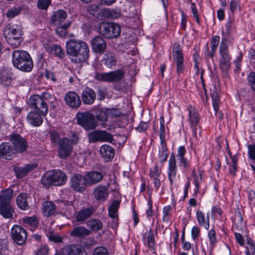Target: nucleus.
<instances>
[{"label":"nucleus","instance_id":"53","mask_svg":"<svg viewBox=\"0 0 255 255\" xmlns=\"http://www.w3.org/2000/svg\"><path fill=\"white\" fill-rule=\"evenodd\" d=\"M165 135V131L164 118L163 117H161L160 118V134H159L160 142H166Z\"/></svg>","mask_w":255,"mask_h":255},{"label":"nucleus","instance_id":"46","mask_svg":"<svg viewBox=\"0 0 255 255\" xmlns=\"http://www.w3.org/2000/svg\"><path fill=\"white\" fill-rule=\"evenodd\" d=\"M50 137L52 143L54 145H58L62 140V138L64 137H62L61 132L54 130L50 131Z\"/></svg>","mask_w":255,"mask_h":255},{"label":"nucleus","instance_id":"25","mask_svg":"<svg viewBox=\"0 0 255 255\" xmlns=\"http://www.w3.org/2000/svg\"><path fill=\"white\" fill-rule=\"evenodd\" d=\"M82 99L85 104H92L96 99L95 93L92 89L86 87L82 92Z\"/></svg>","mask_w":255,"mask_h":255},{"label":"nucleus","instance_id":"11","mask_svg":"<svg viewBox=\"0 0 255 255\" xmlns=\"http://www.w3.org/2000/svg\"><path fill=\"white\" fill-rule=\"evenodd\" d=\"M14 153H22L26 150L28 143L26 139L18 134H12L10 138Z\"/></svg>","mask_w":255,"mask_h":255},{"label":"nucleus","instance_id":"3","mask_svg":"<svg viewBox=\"0 0 255 255\" xmlns=\"http://www.w3.org/2000/svg\"><path fill=\"white\" fill-rule=\"evenodd\" d=\"M67 176L59 170H52L45 173L41 178V183L45 187L50 185L62 186L65 184Z\"/></svg>","mask_w":255,"mask_h":255},{"label":"nucleus","instance_id":"31","mask_svg":"<svg viewBox=\"0 0 255 255\" xmlns=\"http://www.w3.org/2000/svg\"><path fill=\"white\" fill-rule=\"evenodd\" d=\"M35 168V166L32 164H27L24 167L17 166L13 169L16 176L19 178L26 175L32 169Z\"/></svg>","mask_w":255,"mask_h":255},{"label":"nucleus","instance_id":"33","mask_svg":"<svg viewBox=\"0 0 255 255\" xmlns=\"http://www.w3.org/2000/svg\"><path fill=\"white\" fill-rule=\"evenodd\" d=\"M143 244L150 249H153L155 245L154 236L153 231L149 229L145 233L143 238Z\"/></svg>","mask_w":255,"mask_h":255},{"label":"nucleus","instance_id":"35","mask_svg":"<svg viewBox=\"0 0 255 255\" xmlns=\"http://www.w3.org/2000/svg\"><path fill=\"white\" fill-rule=\"evenodd\" d=\"M11 74L8 69L0 70V83L3 86H7L11 83Z\"/></svg>","mask_w":255,"mask_h":255},{"label":"nucleus","instance_id":"49","mask_svg":"<svg viewBox=\"0 0 255 255\" xmlns=\"http://www.w3.org/2000/svg\"><path fill=\"white\" fill-rule=\"evenodd\" d=\"M70 22L58 25V26L56 29V33L61 37H65L66 35L67 28L70 26Z\"/></svg>","mask_w":255,"mask_h":255},{"label":"nucleus","instance_id":"50","mask_svg":"<svg viewBox=\"0 0 255 255\" xmlns=\"http://www.w3.org/2000/svg\"><path fill=\"white\" fill-rule=\"evenodd\" d=\"M207 236L210 246L212 248L214 247L217 242L215 231L214 229H210L208 232Z\"/></svg>","mask_w":255,"mask_h":255},{"label":"nucleus","instance_id":"20","mask_svg":"<svg viewBox=\"0 0 255 255\" xmlns=\"http://www.w3.org/2000/svg\"><path fill=\"white\" fill-rule=\"evenodd\" d=\"M90 139L93 141H111L113 140L112 135L104 131H94L89 134Z\"/></svg>","mask_w":255,"mask_h":255},{"label":"nucleus","instance_id":"45","mask_svg":"<svg viewBox=\"0 0 255 255\" xmlns=\"http://www.w3.org/2000/svg\"><path fill=\"white\" fill-rule=\"evenodd\" d=\"M87 226L93 231H98L102 228L103 224L102 222L96 219H92L89 220L87 223Z\"/></svg>","mask_w":255,"mask_h":255},{"label":"nucleus","instance_id":"41","mask_svg":"<svg viewBox=\"0 0 255 255\" xmlns=\"http://www.w3.org/2000/svg\"><path fill=\"white\" fill-rule=\"evenodd\" d=\"M21 221L22 223L31 228V230H35L38 224V221L36 217L34 216L31 217H23L21 218Z\"/></svg>","mask_w":255,"mask_h":255},{"label":"nucleus","instance_id":"43","mask_svg":"<svg viewBox=\"0 0 255 255\" xmlns=\"http://www.w3.org/2000/svg\"><path fill=\"white\" fill-rule=\"evenodd\" d=\"M45 47L48 51L60 58H63L64 56V52L62 48L58 45H47V47L45 46Z\"/></svg>","mask_w":255,"mask_h":255},{"label":"nucleus","instance_id":"9","mask_svg":"<svg viewBox=\"0 0 255 255\" xmlns=\"http://www.w3.org/2000/svg\"><path fill=\"white\" fill-rule=\"evenodd\" d=\"M77 118L78 124L86 130L93 129L96 126L93 116L89 112L79 113Z\"/></svg>","mask_w":255,"mask_h":255},{"label":"nucleus","instance_id":"12","mask_svg":"<svg viewBox=\"0 0 255 255\" xmlns=\"http://www.w3.org/2000/svg\"><path fill=\"white\" fill-rule=\"evenodd\" d=\"M70 187L75 191L83 192L87 185L84 176L80 174H75L70 180Z\"/></svg>","mask_w":255,"mask_h":255},{"label":"nucleus","instance_id":"52","mask_svg":"<svg viewBox=\"0 0 255 255\" xmlns=\"http://www.w3.org/2000/svg\"><path fill=\"white\" fill-rule=\"evenodd\" d=\"M40 97L43 99L44 103H47V105L48 104H54L56 100L55 97L53 95L48 92L44 93Z\"/></svg>","mask_w":255,"mask_h":255},{"label":"nucleus","instance_id":"48","mask_svg":"<svg viewBox=\"0 0 255 255\" xmlns=\"http://www.w3.org/2000/svg\"><path fill=\"white\" fill-rule=\"evenodd\" d=\"M192 174L194 184L195 185V188L194 189V194L196 195L199 189V184L200 181L202 180L203 173L201 171H200L199 172V175H197L195 173V171L194 169L193 171H192Z\"/></svg>","mask_w":255,"mask_h":255},{"label":"nucleus","instance_id":"15","mask_svg":"<svg viewBox=\"0 0 255 255\" xmlns=\"http://www.w3.org/2000/svg\"><path fill=\"white\" fill-rule=\"evenodd\" d=\"M177 172V166L175 156L174 154L172 153L170 156L167 168V176L170 184L173 183L176 178Z\"/></svg>","mask_w":255,"mask_h":255},{"label":"nucleus","instance_id":"5","mask_svg":"<svg viewBox=\"0 0 255 255\" xmlns=\"http://www.w3.org/2000/svg\"><path fill=\"white\" fill-rule=\"evenodd\" d=\"M4 36L7 43L14 47H18L22 41V29L17 25H7L4 29Z\"/></svg>","mask_w":255,"mask_h":255},{"label":"nucleus","instance_id":"30","mask_svg":"<svg viewBox=\"0 0 255 255\" xmlns=\"http://www.w3.org/2000/svg\"><path fill=\"white\" fill-rule=\"evenodd\" d=\"M188 110L189 112V121L191 128H192L193 133L194 135H196V126L198 122V115L195 109L191 106L188 108Z\"/></svg>","mask_w":255,"mask_h":255},{"label":"nucleus","instance_id":"37","mask_svg":"<svg viewBox=\"0 0 255 255\" xmlns=\"http://www.w3.org/2000/svg\"><path fill=\"white\" fill-rule=\"evenodd\" d=\"M13 196V190L7 188L2 190L0 194V204H10Z\"/></svg>","mask_w":255,"mask_h":255},{"label":"nucleus","instance_id":"36","mask_svg":"<svg viewBox=\"0 0 255 255\" xmlns=\"http://www.w3.org/2000/svg\"><path fill=\"white\" fill-rule=\"evenodd\" d=\"M168 149L166 142H160L158 150V158L161 163L165 162L168 157Z\"/></svg>","mask_w":255,"mask_h":255},{"label":"nucleus","instance_id":"57","mask_svg":"<svg viewBox=\"0 0 255 255\" xmlns=\"http://www.w3.org/2000/svg\"><path fill=\"white\" fill-rule=\"evenodd\" d=\"M231 30V23L230 21H228L227 22L226 24H225V30H223L222 32V38H223V36H225L226 37H227L228 39V44L229 42V35L230 34Z\"/></svg>","mask_w":255,"mask_h":255},{"label":"nucleus","instance_id":"51","mask_svg":"<svg viewBox=\"0 0 255 255\" xmlns=\"http://www.w3.org/2000/svg\"><path fill=\"white\" fill-rule=\"evenodd\" d=\"M161 173V168L157 164L149 169V176L150 178L159 177Z\"/></svg>","mask_w":255,"mask_h":255},{"label":"nucleus","instance_id":"40","mask_svg":"<svg viewBox=\"0 0 255 255\" xmlns=\"http://www.w3.org/2000/svg\"><path fill=\"white\" fill-rule=\"evenodd\" d=\"M120 202L115 200L109 207L108 212L109 216L114 220L117 221L118 217V210L119 208Z\"/></svg>","mask_w":255,"mask_h":255},{"label":"nucleus","instance_id":"54","mask_svg":"<svg viewBox=\"0 0 255 255\" xmlns=\"http://www.w3.org/2000/svg\"><path fill=\"white\" fill-rule=\"evenodd\" d=\"M171 207L170 205L164 206L162 210V220L164 222H168L171 215Z\"/></svg>","mask_w":255,"mask_h":255},{"label":"nucleus","instance_id":"18","mask_svg":"<svg viewBox=\"0 0 255 255\" xmlns=\"http://www.w3.org/2000/svg\"><path fill=\"white\" fill-rule=\"evenodd\" d=\"M84 176L87 186L97 184L103 178V174L99 171H89L87 172Z\"/></svg>","mask_w":255,"mask_h":255},{"label":"nucleus","instance_id":"34","mask_svg":"<svg viewBox=\"0 0 255 255\" xmlns=\"http://www.w3.org/2000/svg\"><path fill=\"white\" fill-rule=\"evenodd\" d=\"M94 210L92 208H88L80 210L76 214V219L78 222H81L85 220L90 217Z\"/></svg>","mask_w":255,"mask_h":255},{"label":"nucleus","instance_id":"14","mask_svg":"<svg viewBox=\"0 0 255 255\" xmlns=\"http://www.w3.org/2000/svg\"><path fill=\"white\" fill-rule=\"evenodd\" d=\"M58 145L59 147L58 153L60 158H66L70 155L72 150V146L68 138H62V140Z\"/></svg>","mask_w":255,"mask_h":255},{"label":"nucleus","instance_id":"55","mask_svg":"<svg viewBox=\"0 0 255 255\" xmlns=\"http://www.w3.org/2000/svg\"><path fill=\"white\" fill-rule=\"evenodd\" d=\"M212 105L216 115H217L219 109L220 99L217 94L212 95Z\"/></svg>","mask_w":255,"mask_h":255},{"label":"nucleus","instance_id":"8","mask_svg":"<svg viewBox=\"0 0 255 255\" xmlns=\"http://www.w3.org/2000/svg\"><path fill=\"white\" fill-rule=\"evenodd\" d=\"M124 75L123 70H118L108 73H96L95 77L98 80L112 82L121 80Z\"/></svg>","mask_w":255,"mask_h":255},{"label":"nucleus","instance_id":"63","mask_svg":"<svg viewBox=\"0 0 255 255\" xmlns=\"http://www.w3.org/2000/svg\"><path fill=\"white\" fill-rule=\"evenodd\" d=\"M93 255H109V254L106 248L99 247L94 250Z\"/></svg>","mask_w":255,"mask_h":255},{"label":"nucleus","instance_id":"6","mask_svg":"<svg viewBox=\"0 0 255 255\" xmlns=\"http://www.w3.org/2000/svg\"><path fill=\"white\" fill-rule=\"evenodd\" d=\"M100 33L108 38H114L121 33L120 26L116 23L103 22L98 25Z\"/></svg>","mask_w":255,"mask_h":255},{"label":"nucleus","instance_id":"27","mask_svg":"<svg viewBox=\"0 0 255 255\" xmlns=\"http://www.w3.org/2000/svg\"><path fill=\"white\" fill-rule=\"evenodd\" d=\"M30 197L27 194L21 193L16 198V202L19 208L23 210H27L29 209L28 202Z\"/></svg>","mask_w":255,"mask_h":255},{"label":"nucleus","instance_id":"28","mask_svg":"<svg viewBox=\"0 0 255 255\" xmlns=\"http://www.w3.org/2000/svg\"><path fill=\"white\" fill-rule=\"evenodd\" d=\"M186 152L185 148L183 146H180L178 148L177 157L179 165L185 169H187L190 166V162L184 157Z\"/></svg>","mask_w":255,"mask_h":255},{"label":"nucleus","instance_id":"24","mask_svg":"<svg viewBox=\"0 0 255 255\" xmlns=\"http://www.w3.org/2000/svg\"><path fill=\"white\" fill-rule=\"evenodd\" d=\"M100 152L102 158L106 161H111L115 154L114 149L107 144H104L101 146Z\"/></svg>","mask_w":255,"mask_h":255},{"label":"nucleus","instance_id":"32","mask_svg":"<svg viewBox=\"0 0 255 255\" xmlns=\"http://www.w3.org/2000/svg\"><path fill=\"white\" fill-rule=\"evenodd\" d=\"M196 215L198 224L201 226L204 227L206 230L209 229L210 227L209 214L207 215L206 218L204 213L201 211L197 210L196 213Z\"/></svg>","mask_w":255,"mask_h":255},{"label":"nucleus","instance_id":"22","mask_svg":"<svg viewBox=\"0 0 255 255\" xmlns=\"http://www.w3.org/2000/svg\"><path fill=\"white\" fill-rule=\"evenodd\" d=\"M92 48L95 52H103L106 47L104 39L101 36H96L91 41Z\"/></svg>","mask_w":255,"mask_h":255},{"label":"nucleus","instance_id":"62","mask_svg":"<svg viewBox=\"0 0 255 255\" xmlns=\"http://www.w3.org/2000/svg\"><path fill=\"white\" fill-rule=\"evenodd\" d=\"M248 79L252 89L255 91V73L254 72H250Z\"/></svg>","mask_w":255,"mask_h":255},{"label":"nucleus","instance_id":"1","mask_svg":"<svg viewBox=\"0 0 255 255\" xmlns=\"http://www.w3.org/2000/svg\"><path fill=\"white\" fill-rule=\"evenodd\" d=\"M66 52L72 62L82 64L88 58L90 49L85 42L79 39H70L66 43Z\"/></svg>","mask_w":255,"mask_h":255},{"label":"nucleus","instance_id":"42","mask_svg":"<svg viewBox=\"0 0 255 255\" xmlns=\"http://www.w3.org/2000/svg\"><path fill=\"white\" fill-rule=\"evenodd\" d=\"M102 62L109 68H112L116 63L114 55L109 52H107L102 59Z\"/></svg>","mask_w":255,"mask_h":255},{"label":"nucleus","instance_id":"64","mask_svg":"<svg viewBox=\"0 0 255 255\" xmlns=\"http://www.w3.org/2000/svg\"><path fill=\"white\" fill-rule=\"evenodd\" d=\"M249 157L253 160L255 159V145L250 144L248 146Z\"/></svg>","mask_w":255,"mask_h":255},{"label":"nucleus","instance_id":"38","mask_svg":"<svg viewBox=\"0 0 255 255\" xmlns=\"http://www.w3.org/2000/svg\"><path fill=\"white\" fill-rule=\"evenodd\" d=\"M13 210L10 204H0V214L4 218L12 217Z\"/></svg>","mask_w":255,"mask_h":255},{"label":"nucleus","instance_id":"56","mask_svg":"<svg viewBox=\"0 0 255 255\" xmlns=\"http://www.w3.org/2000/svg\"><path fill=\"white\" fill-rule=\"evenodd\" d=\"M50 3V0H38L37 2V6L40 9L46 10Z\"/></svg>","mask_w":255,"mask_h":255},{"label":"nucleus","instance_id":"44","mask_svg":"<svg viewBox=\"0 0 255 255\" xmlns=\"http://www.w3.org/2000/svg\"><path fill=\"white\" fill-rule=\"evenodd\" d=\"M90 231L83 227L75 228L71 233V235L76 237H84L89 235Z\"/></svg>","mask_w":255,"mask_h":255},{"label":"nucleus","instance_id":"10","mask_svg":"<svg viewBox=\"0 0 255 255\" xmlns=\"http://www.w3.org/2000/svg\"><path fill=\"white\" fill-rule=\"evenodd\" d=\"M172 55L174 61L176 65V71L178 74L182 73L184 69L183 60L184 57L181 45L178 43H174L173 46Z\"/></svg>","mask_w":255,"mask_h":255},{"label":"nucleus","instance_id":"39","mask_svg":"<svg viewBox=\"0 0 255 255\" xmlns=\"http://www.w3.org/2000/svg\"><path fill=\"white\" fill-rule=\"evenodd\" d=\"M56 210L55 205L50 201L44 202L43 204L42 211L45 216L49 217L53 214Z\"/></svg>","mask_w":255,"mask_h":255},{"label":"nucleus","instance_id":"61","mask_svg":"<svg viewBox=\"0 0 255 255\" xmlns=\"http://www.w3.org/2000/svg\"><path fill=\"white\" fill-rule=\"evenodd\" d=\"M59 207L64 212L72 208L71 202L59 201L58 202Z\"/></svg>","mask_w":255,"mask_h":255},{"label":"nucleus","instance_id":"59","mask_svg":"<svg viewBox=\"0 0 255 255\" xmlns=\"http://www.w3.org/2000/svg\"><path fill=\"white\" fill-rule=\"evenodd\" d=\"M201 231L199 228L197 226H193L191 230V238L193 241L197 240L200 236Z\"/></svg>","mask_w":255,"mask_h":255},{"label":"nucleus","instance_id":"29","mask_svg":"<svg viewBox=\"0 0 255 255\" xmlns=\"http://www.w3.org/2000/svg\"><path fill=\"white\" fill-rule=\"evenodd\" d=\"M67 15L66 12L63 10L59 9L54 12L51 17V22L55 25L62 24V23L66 19Z\"/></svg>","mask_w":255,"mask_h":255},{"label":"nucleus","instance_id":"7","mask_svg":"<svg viewBox=\"0 0 255 255\" xmlns=\"http://www.w3.org/2000/svg\"><path fill=\"white\" fill-rule=\"evenodd\" d=\"M28 106L32 111L40 113L42 115H46L48 113V106L43 99L39 95H34L30 96L28 101Z\"/></svg>","mask_w":255,"mask_h":255},{"label":"nucleus","instance_id":"13","mask_svg":"<svg viewBox=\"0 0 255 255\" xmlns=\"http://www.w3.org/2000/svg\"><path fill=\"white\" fill-rule=\"evenodd\" d=\"M12 239L18 245H22L27 239L26 231L21 226L14 225L11 229Z\"/></svg>","mask_w":255,"mask_h":255},{"label":"nucleus","instance_id":"47","mask_svg":"<svg viewBox=\"0 0 255 255\" xmlns=\"http://www.w3.org/2000/svg\"><path fill=\"white\" fill-rule=\"evenodd\" d=\"M220 39V37L219 36H218V35H215L212 37V39L211 40V51L210 54V56L211 58H213L214 56L215 51L218 46Z\"/></svg>","mask_w":255,"mask_h":255},{"label":"nucleus","instance_id":"19","mask_svg":"<svg viewBox=\"0 0 255 255\" xmlns=\"http://www.w3.org/2000/svg\"><path fill=\"white\" fill-rule=\"evenodd\" d=\"M46 115H42L41 113L36 111L30 112L26 117L27 123L32 127H39L43 123V117Z\"/></svg>","mask_w":255,"mask_h":255},{"label":"nucleus","instance_id":"2","mask_svg":"<svg viewBox=\"0 0 255 255\" xmlns=\"http://www.w3.org/2000/svg\"><path fill=\"white\" fill-rule=\"evenodd\" d=\"M13 66L20 70L28 72L32 70L33 61L29 54L23 50H15L12 54Z\"/></svg>","mask_w":255,"mask_h":255},{"label":"nucleus","instance_id":"21","mask_svg":"<svg viewBox=\"0 0 255 255\" xmlns=\"http://www.w3.org/2000/svg\"><path fill=\"white\" fill-rule=\"evenodd\" d=\"M14 154L13 148L8 143L3 142L0 145V157L9 160Z\"/></svg>","mask_w":255,"mask_h":255},{"label":"nucleus","instance_id":"23","mask_svg":"<svg viewBox=\"0 0 255 255\" xmlns=\"http://www.w3.org/2000/svg\"><path fill=\"white\" fill-rule=\"evenodd\" d=\"M117 111L113 109H107L106 111H101L97 116V120L99 124L101 125L103 127L106 126V122L108 119V116L109 115L112 116H118L119 115L116 114Z\"/></svg>","mask_w":255,"mask_h":255},{"label":"nucleus","instance_id":"58","mask_svg":"<svg viewBox=\"0 0 255 255\" xmlns=\"http://www.w3.org/2000/svg\"><path fill=\"white\" fill-rule=\"evenodd\" d=\"M20 11V9L17 7H12L7 10L6 15L9 18H12L17 15Z\"/></svg>","mask_w":255,"mask_h":255},{"label":"nucleus","instance_id":"16","mask_svg":"<svg viewBox=\"0 0 255 255\" xmlns=\"http://www.w3.org/2000/svg\"><path fill=\"white\" fill-rule=\"evenodd\" d=\"M66 104L69 107L77 109L81 105V99L79 95L74 92L70 91L66 94L64 97Z\"/></svg>","mask_w":255,"mask_h":255},{"label":"nucleus","instance_id":"60","mask_svg":"<svg viewBox=\"0 0 255 255\" xmlns=\"http://www.w3.org/2000/svg\"><path fill=\"white\" fill-rule=\"evenodd\" d=\"M246 248V255H255V245L252 242H249Z\"/></svg>","mask_w":255,"mask_h":255},{"label":"nucleus","instance_id":"17","mask_svg":"<svg viewBox=\"0 0 255 255\" xmlns=\"http://www.w3.org/2000/svg\"><path fill=\"white\" fill-rule=\"evenodd\" d=\"M109 194V186L100 185L96 186L93 191L94 198L99 201H105Z\"/></svg>","mask_w":255,"mask_h":255},{"label":"nucleus","instance_id":"26","mask_svg":"<svg viewBox=\"0 0 255 255\" xmlns=\"http://www.w3.org/2000/svg\"><path fill=\"white\" fill-rule=\"evenodd\" d=\"M62 255H86L85 252L79 246H68L62 251Z\"/></svg>","mask_w":255,"mask_h":255},{"label":"nucleus","instance_id":"4","mask_svg":"<svg viewBox=\"0 0 255 255\" xmlns=\"http://www.w3.org/2000/svg\"><path fill=\"white\" fill-rule=\"evenodd\" d=\"M219 66L223 72H227L231 67L232 57L230 55L227 37H223L219 46Z\"/></svg>","mask_w":255,"mask_h":255}]
</instances>
